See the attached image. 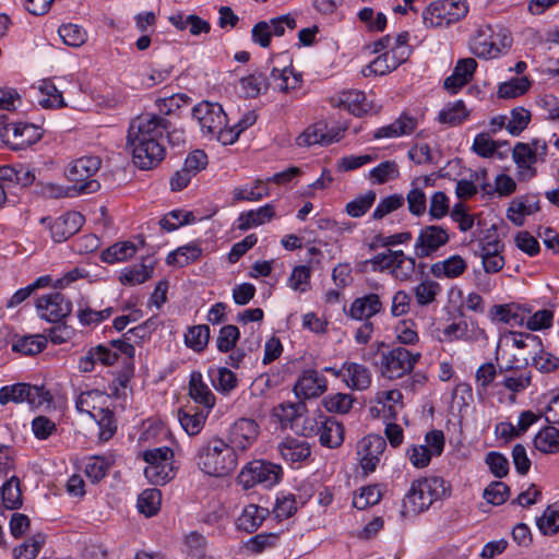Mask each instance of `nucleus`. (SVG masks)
<instances>
[{
    "label": "nucleus",
    "instance_id": "obj_1",
    "mask_svg": "<svg viewBox=\"0 0 559 559\" xmlns=\"http://www.w3.org/2000/svg\"><path fill=\"white\" fill-rule=\"evenodd\" d=\"M169 127L170 121L155 114L140 115L131 121L127 144L138 167L151 169L164 159L165 130Z\"/></svg>",
    "mask_w": 559,
    "mask_h": 559
},
{
    "label": "nucleus",
    "instance_id": "obj_2",
    "mask_svg": "<svg viewBox=\"0 0 559 559\" xmlns=\"http://www.w3.org/2000/svg\"><path fill=\"white\" fill-rule=\"evenodd\" d=\"M197 464L210 476L224 477L236 469L238 454L224 440L213 439L199 449Z\"/></svg>",
    "mask_w": 559,
    "mask_h": 559
},
{
    "label": "nucleus",
    "instance_id": "obj_3",
    "mask_svg": "<svg viewBox=\"0 0 559 559\" xmlns=\"http://www.w3.org/2000/svg\"><path fill=\"white\" fill-rule=\"evenodd\" d=\"M447 496L445 483L441 477L416 479L403 499V514H417L427 510L435 501Z\"/></svg>",
    "mask_w": 559,
    "mask_h": 559
},
{
    "label": "nucleus",
    "instance_id": "obj_4",
    "mask_svg": "<svg viewBox=\"0 0 559 559\" xmlns=\"http://www.w3.org/2000/svg\"><path fill=\"white\" fill-rule=\"evenodd\" d=\"M468 12L465 0H436L423 12L426 26H448L463 19Z\"/></svg>",
    "mask_w": 559,
    "mask_h": 559
},
{
    "label": "nucleus",
    "instance_id": "obj_5",
    "mask_svg": "<svg viewBox=\"0 0 559 559\" xmlns=\"http://www.w3.org/2000/svg\"><path fill=\"white\" fill-rule=\"evenodd\" d=\"M100 167V159L97 156H83L69 166L67 169V178L72 182L73 189L80 193H94L100 185L97 180L91 179Z\"/></svg>",
    "mask_w": 559,
    "mask_h": 559
},
{
    "label": "nucleus",
    "instance_id": "obj_6",
    "mask_svg": "<svg viewBox=\"0 0 559 559\" xmlns=\"http://www.w3.org/2000/svg\"><path fill=\"white\" fill-rule=\"evenodd\" d=\"M281 473V466L266 461L255 460L242 468L238 475V481L246 489L252 488L258 484L267 488L278 483Z\"/></svg>",
    "mask_w": 559,
    "mask_h": 559
},
{
    "label": "nucleus",
    "instance_id": "obj_7",
    "mask_svg": "<svg viewBox=\"0 0 559 559\" xmlns=\"http://www.w3.org/2000/svg\"><path fill=\"white\" fill-rule=\"evenodd\" d=\"M420 357V353L413 354L402 346L394 347L382 354L381 373L390 380L400 379L413 371Z\"/></svg>",
    "mask_w": 559,
    "mask_h": 559
},
{
    "label": "nucleus",
    "instance_id": "obj_8",
    "mask_svg": "<svg viewBox=\"0 0 559 559\" xmlns=\"http://www.w3.org/2000/svg\"><path fill=\"white\" fill-rule=\"evenodd\" d=\"M50 401L51 395L43 385L38 386L27 383H16L13 385H5L0 389L1 405H5L9 402H27L31 407H39Z\"/></svg>",
    "mask_w": 559,
    "mask_h": 559
},
{
    "label": "nucleus",
    "instance_id": "obj_9",
    "mask_svg": "<svg viewBox=\"0 0 559 559\" xmlns=\"http://www.w3.org/2000/svg\"><path fill=\"white\" fill-rule=\"evenodd\" d=\"M512 38L509 35H503L500 40V46L493 40V31L490 26H481L476 31V34L471 39V51L478 58L492 59L500 56V53L510 48Z\"/></svg>",
    "mask_w": 559,
    "mask_h": 559
},
{
    "label": "nucleus",
    "instance_id": "obj_10",
    "mask_svg": "<svg viewBox=\"0 0 559 559\" xmlns=\"http://www.w3.org/2000/svg\"><path fill=\"white\" fill-rule=\"evenodd\" d=\"M450 240L448 229L440 225L424 226L417 236L414 250L418 258H427L445 246Z\"/></svg>",
    "mask_w": 559,
    "mask_h": 559
},
{
    "label": "nucleus",
    "instance_id": "obj_11",
    "mask_svg": "<svg viewBox=\"0 0 559 559\" xmlns=\"http://www.w3.org/2000/svg\"><path fill=\"white\" fill-rule=\"evenodd\" d=\"M192 116L207 134L214 135L215 132L227 127V115L224 112L222 105L217 103H199L193 107Z\"/></svg>",
    "mask_w": 559,
    "mask_h": 559
},
{
    "label": "nucleus",
    "instance_id": "obj_12",
    "mask_svg": "<svg viewBox=\"0 0 559 559\" xmlns=\"http://www.w3.org/2000/svg\"><path fill=\"white\" fill-rule=\"evenodd\" d=\"M36 308L43 319L58 323L71 313L72 304L63 294L55 292L39 297Z\"/></svg>",
    "mask_w": 559,
    "mask_h": 559
},
{
    "label": "nucleus",
    "instance_id": "obj_13",
    "mask_svg": "<svg viewBox=\"0 0 559 559\" xmlns=\"http://www.w3.org/2000/svg\"><path fill=\"white\" fill-rule=\"evenodd\" d=\"M385 447V439L378 435H369L358 442L357 454L360 460V466L365 473L376 471Z\"/></svg>",
    "mask_w": 559,
    "mask_h": 559
},
{
    "label": "nucleus",
    "instance_id": "obj_14",
    "mask_svg": "<svg viewBox=\"0 0 559 559\" xmlns=\"http://www.w3.org/2000/svg\"><path fill=\"white\" fill-rule=\"evenodd\" d=\"M258 435L259 426L253 419L240 418L231 426L227 444L234 448V453L243 452L251 447Z\"/></svg>",
    "mask_w": 559,
    "mask_h": 559
},
{
    "label": "nucleus",
    "instance_id": "obj_15",
    "mask_svg": "<svg viewBox=\"0 0 559 559\" xmlns=\"http://www.w3.org/2000/svg\"><path fill=\"white\" fill-rule=\"evenodd\" d=\"M84 222V216L79 212H67L49 225L52 239L56 242L67 240L81 229Z\"/></svg>",
    "mask_w": 559,
    "mask_h": 559
},
{
    "label": "nucleus",
    "instance_id": "obj_16",
    "mask_svg": "<svg viewBox=\"0 0 559 559\" xmlns=\"http://www.w3.org/2000/svg\"><path fill=\"white\" fill-rule=\"evenodd\" d=\"M326 390V380L319 373L309 369L302 372L294 385V392L298 399H312L321 395Z\"/></svg>",
    "mask_w": 559,
    "mask_h": 559
},
{
    "label": "nucleus",
    "instance_id": "obj_17",
    "mask_svg": "<svg viewBox=\"0 0 559 559\" xmlns=\"http://www.w3.org/2000/svg\"><path fill=\"white\" fill-rule=\"evenodd\" d=\"M499 376L502 380L496 385H502L510 393H521L532 384V373L521 371L516 366H499Z\"/></svg>",
    "mask_w": 559,
    "mask_h": 559
},
{
    "label": "nucleus",
    "instance_id": "obj_18",
    "mask_svg": "<svg viewBox=\"0 0 559 559\" xmlns=\"http://www.w3.org/2000/svg\"><path fill=\"white\" fill-rule=\"evenodd\" d=\"M382 310V302L377 294H368L356 298L346 314L355 320H368Z\"/></svg>",
    "mask_w": 559,
    "mask_h": 559
},
{
    "label": "nucleus",
    "instance_id": "obj_19",
    "mask_svg": "<svg viewBox=\"0 0 559 559\" xmlns=\"http://www.w3.org/2000/svg\"><path fill=\"white\" fill-rule=\"evenodd\" d=\"M479 257L486 273H497L504 265V259L500 255L503 243L499 239L488 240L480 243Z\"/></svg>",
    "mask_w": 559,
    "mask_h": 559
},
{
    "label": "nucleus",
    "instance_id": "obj_20",
    "mask_svg": "<svg viewBox=\"0 0 559 559\" xmlns=\"http://www.w3.org/2000/svg\"><path fill=\"white\" fill-rule=\"evenodd\" d=\"M4 130L7 135L10 131L12 132L13 140H15V143L13 144L14 150L29 146L39 141L43 136L40 129L32 123H12L4 127Z\"/></svg>",
    "mask_w": 559,
    "mask_h": 559
},
{
    "label": "nucleus",
    "instance_id": "obj_21",
    "mask_svg": "<svg viewBox=\"0 0 559 559\" xmlns=\"http://www.w3.org/2000/svg\"><path fill=\"white\" fill-rule=\"evenodd\" d=\"M534 153L527 143L519 142L514 146L512 157L520 169V180H528L536 176V168L533 166L536 163Z\"/></svg>",
    "mask_w": 559,
    "mask_h": 559
},
{
    "label": "nucleus",
    "instance_id": "obj_22",
    "mask_svg": "<svg viewBox=\"0 0 559 559\" xmlns=\"http://www.w3.org/2000/svg\"><path fill=\"white\" fill-rule=\"evenodd\" d=\"M540 210L539 200L536 197H521L519 199H514L508 211L507 217L511 221L515 226H522L524 224V216L532 215Z\"/></svg>",
    "mask_w": 559,
    "mask_h": 559
},
{
    "label": "nucleus",
    "instance_id": "obj_23",
    "mask_svg": "<svg viewBox=\"0 0 559 559\" xmlns=\"http://www.w3.org/2000/svg\"><path fill=\"white\" fill-rule=\"evenodd\" d=\"M189 395L202 406L201 409L210 412L215 405V396L206 383L203 382L202 374L194 371L190 376Z\"/></svg>",
    "mask_w": 559,
    "mask_h": 559
},
{
    "label": "nucleus",
    "instance_id": "obj_24",
    "mask_svg": "<svg viewBox=\"0 0 559 559\" xmlns=\"http://www.w3.org/2000/svg\"><path fill=\"white\" fill-rule=\"evenodd\" d=\"M267 515V509L257 504H248L236 521L237 528L252 533L260 527Z\"/></svg>",
    "mask_w": 559,
    "mask_h": 559
},
{
    "label": "nucleus",
    "instance_id": "obj_25",
    "mask_svg": "<svg viewBox=\"0 0 559 559\" xmlns=\"http://www.w3.org/2000/svg\"><path fill=\"white\" fill-rule=\"evenodd\" d=\"M320 442L324 447L337 448L344 441V427L333 417H326L320 421Z\"/></svg>",
    "mask_w": 559,
    "mask_h": 559
},
{
    "label": "nucleus",
    "instance_id": "obj_26",
    "mask_svg": "<svg viewBox=\"0 0 559 559\" xmlns=\"http://www.w3.org/2000/svg\"><path fill=\"white\" fill-rule=\"evenodd\" d=\"M345 382L347 386L354 390H366L371 384V374L367 367L357 362H345Z\"/></svg>",
    "mask_w": 559,
    "mask_h": 559
},
{
    "label": "nucleus",
    "instance_id": "obj_27",
    "mask_svg": "<svg viewBox=\"0 0 559 559\" xmlns=\"http://www.w3.org/2000/svg\"><path fill=\"white\" fill-rule=\"evenodd\" d=\"M417 127V120L411 116L402 115L399 119L389 126L377 129L373 133L374 139L397 138L412 133Z\"/></svg>",
    "mask_w": 559,
    "mask_h": 559
},
{
    "label": "nucleus",
    "instance_id": "obj_28",
    "mask_svg": "<svg viewBox=\"0 0 559 559\" xmlns=\"http://www.w3.org/2000/svg\"><path fill=\"white\" fill-rule=\"evenodd\" d=\"M467 269L465 260L461 255H451L450 258L433 263L431 273L436 277L455 278L462 275Z\"/></svg>",
    "mask_w": 559,
    "mask_h": 559
},
{
    "label": "nucleus",
    "instance_id": "obj_29",
    "mask_svg": "<svg viewBox=\"0 0 559 559\" xmlns=\"http://www.w3.org/2000/svg\"><path fill=\"white\" fill-rule=\"evenodd\" d=\"M326 124L322 121L308 127L298 138L299 146H310L314 144L328 145L335 141V136L326 133Z\"/></svg>",
    "mask_w": 559,
    "mask_h": 559
},
{
    "label": "nucleus",
    "instance_id": "obj_30",
    "mask_svg": "<svg viewBox=\"0 0 559 559\" xmlns=\"http://www.w3.org/2000/svg\"><path fill=\"white\" fill-rule=\"evenodd\" d=\"M338 107L347 109L350 114L360 117L367 114L371 107L366 100V95L361 91H346L340 96Z\"/></svg>",
    "mask_w": 559,
    "mask_h": 559
},
{
    "label": "nucleus",
    "instance_id": "obj_31",
    "mask_svg": "<svg viewBox=\"0 0 559 559\" xmlns=\"http://www.w3.org/2000/svg\"><path fill=\"white\" fill-rule=\"evenodd\" d=\"M209 413L197 408L180 409L178 418L181 427L189 436H197L202 430Z\"/></svg>",
    "mask_w": 559,
    "mask_h": 559
},
{
    "label": "nucleus",
    "instance_id": "obj_32",
    "mask_svg": "<svg viewBox=\"0 0 559 559\" xmlns=\"http://www.w3.org/2000/svg\"><path fill=\"white\" fill-rule=\"evenodd\" d=\"M280 451L283 459L292 463L305 461L311 453L309 444L296 438H287L280 444Z\"/></svg>",
    "mask_w": 559,
    "mask_h": 559
},
{
    "label": "nucleus",
    "instance_id": "obj_33",
    "mask_svg": "<svg viewBox=\"0 0 559 559\" xmlns=\"http://www.w3.org/2000/svg\"><path fill=\"white\" fill-rule=\"evenodd\" d=\"M275 215L274 209L272 205L266 204L258 210H251L245 213H241L238 222V228L240 230H247L251 227H255L264 224L265 222L271 221Z\"/></svg>",
    "mask_w": 559,
    "mask_h": 559
},
{
    "label": "nucleus",
    "instance_id": "obj_34",
    "mask_svg": "<svg viewBox=\"0 0 559 559\" xmlns=\"http://www.w3.org/2000/svg\"><path fill=\"white\" fill-rule=\"evenodd\" d=\"M3 506L9 510L20 509L23 504L21 483L16 476H11L0 488Z\"/></svg>",
    "mask_w": 559,
    "mask_h": 559
},
{
    "label": "nucleus",
    "instance_id": "obj_35",
    "mask_svg": "<svg viewBox=\"0 0 559 559\" xmlns=\"http://www.w3.org/2000/svg\"><path fill=\"white\" fill-rule=\"evenodd\" d=\"M534 447L543 453L559 452V429L547 426L534 438Z\"/></svg>",
    "mask_w": 559,
    "mask_h": 559
},
{
    "label": "nucleus",
    "instance_id": "obj_36",
    "mask_svg": "<svg viewBox=\"0 0 559 559\" xmlns=\"http://www.w3.org/2000/svg\"><path fill=\"white\" fill-rule=\"evenodd\" d=\"M536 525L545 536H551L559 532V501L544 510L543 514L536 519Z\"/></svg>",
    "mask_w": 559,
    "mask_h": 559
},
{
    "label": "nucleus",
    "instance_id": "obj_37",
    "mask_svg": "<svg viewBox=\"0 0 559 559\" xmlns=\"http://www.w3.org/2000/svg\"><path fill=\"white\" fill-rule=\"evenodd\" d=\"M47 337L44 335H28L19 337L12 344V350L23 355L33 356L46 348Z\"/></svg>",
    "mask_w": 559,
    "mask_h": 559
},
{
    "label": "nucleus",
    "instance_id": "obj_38",
    "mask_svg": "<svg viewBox=\"0 0 559 559\" xmlns=\"http://www.w3.org/2000/svg\"><path fill=\"white\" fill-rule=\"evenodd\" d=\"M136 252V247L131 241L117 242L102 252V260L112 264L132 258Z\"/></svg>",
    "mask_w": 559,
    "mask_h": 559
},
{
    "label": "nucleus",
    "instance_id": "obj_39",
    "mask_svg": "<svg viewBox=\"0 0 559 559\" xmlns=\"http://www.w3.org/2000/svg\"><path fill=\"white\" fill-rule=\"evenodd\" d=\"M240 85L247 97L255 98L269 88L270 82L263 72L254 71L248 76L242 78Z\"/></svg>",
    "mask_w": 559,
    "mask_h": 559
},
{
    "label": "nucleus",
    "instance_id": "obj_40",
    "mask_svg": "<svg viewBox=\"0 0 559 559\" xmlns=\"http://www.w3.org/2000/svg\"><path fill=\"white\" fill-rule=\"evenodd\" d=\"M201 253L202 249L199 245L190 243L179 247L177 250L170 252L166 258V262L168 265L183 266L198 260Z\"/></svg>",
    "mask_w": 559,
    "mask_h": 559
},
{
    "label": "nucleus",
    "instance_id": "obj_41",
    "mask_svg": "<svg viewBox=\"0 0 559 559\" xmlns=\"http://www.w3.org/2000/svg\"><path fill=\"white\" fill-rule=\"evenodd\" d=\"M270 76L276 83L275 87L281 92L295 90L299 87L301 83V75L295 73L290 68H284L283 70L274 68Z\"/></svg>",
    "mask_w": 559,
    "mask_h": 559
},
{
    "label": "nucleus",
    "instance_id": "obj_42",
    "mask_svg": "<svg viewBox=\"0 0 559 559\" xmlns=\"http://www.w3.org/2000/svg\"><path fill=\"white\" fill-rule=\"evenodd\" d=\"M306 409V404L302 401L296 403L284 402L274 408V415L278 418L281 424H290L293 427L294 421L300 418Z\"/></svg>",
    "mask_w": 559,
    "mask_h": 559
},
{
    "label": "nucleus",
    "instance_id": "obj_43",
    "mask_svg": "<svg viewBox=\"0 0 559 559\" xmlns=\"http://www.w3.org/2000/svg\"><path fill=\"white\" fill-rule=\"evenodd\" d=\"M160 501L162 493L159 489H146L139 496L136 507L145 516H153L157 514Z\"/></svg>",
    "mask_w": 559,
    "mask_h": 559
},
{
    "label": "nucleus",
    "instance_id": "obj_44",
    "mask_svg": "<svg viewBox=\"0 0 559 559\" xmlns=\"http://www.w3.org/2000/svg\"><path fill=\"white\" fill-rule=\"evenodd\" d=\"M153 273V265L141 264L133 265L132 267L124 269L119 276V281L123 285H136L147 281Z\"/></svg>",
    "mask_w": 559,
    "mask_h": 559
},
{
    "label": "nucleus",
    "instance_id": "obj_45",
    "mask_svg": "<svg viewBox=\"0 0 559 559\" xmlns=\"http://www.w3.org/2000/svg\"><path fill=\"white\" fill-rule=\"evenodd\" d=\"M38 90L44 97L39 100V104L44 108H62L66 106L61 92L50 80H44L40 82Z\"/></svg>",
    "mask_w": 559,
    "mask_h": 559
},
{
    "label": "nucleus",
    "instance_id": "obj_46",
    "mask_svg": "<svg viewBox=\"0 0 559 559\" xmlns=\"http://www.w3.org/2000/svg\"><path fill=\"white\" fill-rule=\"evenodd\" d=\"M210 340V328L205 324L194 325L185 334V343L195 352H202Z\"/></svg>",
    "mask_w": 559,
    "mask_h": 559
},
{
    "label": "nucleus",
    "instance_id": "obj_47",
    "mask_svg": "<svg viewBox=\"0 0 559 559\" xmlns=\"http://www.w3.org/2000/svg\"><path fill=\"white\" fill-rule=\"evenodd\" d=\"M530 86L531 82L526 76L514 78L499 85L498 96L504 99L515 98L525 94Z\"/></svg>",
    "mask_w": 559,
    "mask_h": 559
},
{
    "label": "nucleus",
    "instance_id": "obj_48",
    "mask_svg": "<svg viewBox=\"0 0 559 559\" xmlns=\"http://www.w3.org/2000/svg\"><path fill=\"white\" fill-rule=\"evenodd\" d=\"M99 427V439L108 441L117 431V425L114 418V413L108 408H98L97 414L93 415Z\"/></svg>",
    "mask_w": 559,
    "mask_h": 559
},
{
    "label": "nucleus",
    "instance_id": "obj_49",
    "mask_svg": "<svg viewBox=\"0 0 559 559\" xmlns=\"http://www.w3.org/2000/svg\"><path fill=\"white\" fill-rule=\"evenodd\" d=\"M46 542L44 534H35L14 549L16 559H35Z\"/></svg>",
    "mask_w": 559,
    "mask_h": 559
},
{
    "label": "nucleus",
    "instance_id": "obj_50",
    "mask_svg": "<svg viewBox=\"0 0 559 559\" xmlns=\"http://www.w3.org/2000/svg\"><path fill=\"white\" fill-rule=\"evenodd\" d=\"M397 257L394 266L391 270L392 275L399 281H408L413 276L416 267L415 258H411L404 254L401 250L400 253L394 254Z\"/></svg>",
    "mask_w": 559,
    "mask_h": 559
},
{
    "label": "nucleus",
    "instance_id": "obj_51",
    "mask_svg": "<svg viewBox=\"0 0 559 559\" xmlns=\"http://www.w3.org/2000/svg\"><path fill=\"white\" fill-rule=\"evenodd\" d=\"M396 68L397 61L393 60L392 55L386 51L370 62L367 68L362 70V73L365 76H368L371 73L376 75H384L392 72Z\"/></svg>",
    "mask_w": 559,
    "mask_h": 559
},
{
    "label": "nucleus",
    "instance_id": "obj_52",
    "mask_svg": "<svg viewBox=\"0 0 559 559\" xmlns=\"http://www.w3.org/2000/svg\"><path fill=\"white\" fill-rule=\"evenodd\" d=\"M399 175V166L394 160L382 162L369 173L370 179L378 185L393 180L397 178Z\"/></svg>",
    "mask_w": 559,
    "mask_h": 559
},
{
    "label": "nucleus",
    "instance_id": "obj_53",
    "mask_svg": "<svg viewBox=\"0 0 559 559\" xmlns=\"http://www.w3.org/2000/svg\"><path fill=\"white\" fill-rule=\"evenodd\" d=\"M58 34L63 43L71 47L82 46L87 38L86 32L76 24L61 25L58 29Z\"/></svg>",
    "mask_w": 559,
    "mask_h": 559
},
{
    "label": "nucleus",
    "instance_id": "obj_54",
    "mask_svg": "<svg viewBox=\"0 0 559 559\" xmlns=\"http://www.w3.org/2000/svg\"><path fill=\"white\" fill-rule=\"evenodd\" d=\"M377 194L373 190L367 191L346 204V213L352 217H361L374 203Z\"/></svg>",
    "mask_w": 559,
    "mask_h": 559
},
{
    "label": "nucleus",
    "instance_id": "obj_55",
    "mask_svg": "<svg viewBox=\"0 0 559 559\" xmlns=\"http://www.w3.org/2000/svg\"><path fill=\"white\" fill-rule=\"evenodd\" d=\"M530 121L531 112L523 107H516L511 110V118L506 129L511 135H520L526 129Z\"/></svg>",
    "mask_w": 559,
    "mask_h": 559
},
{
    "label": "nucleus",
    "instance_id": "obj_56",
    "mask_svg": "<svg viewBox=\"0 0 559 559\" xmlns=\"http://www.w3.org/2000/svg\"><path fill=\"white\" fill-rule=\"evenodd\" d=\"M467 116L468 111L466 110L464 103L459 100L439 112V121L441 123L456 126L465 120Z\"/></svg>",
    "mask_w": 559,
    "mask_h": 559
},
{
    "label": "nucleus",
    "instance_id": "obj_57",
    "mask_svg": "<svg viewBox=\"0 0 559 559\" xmlns=\"http://www.w3.org/2000/svg\"><path fill=\"white\" fill-rule=\"evenodd\" d=\"M144 475L154 485H164L174 477L173 463L164 465L146 466Z\"/></svg>",
    "mask_w": 559,
    "mask_h": 559
},
{
    "label": "nucleus",
    "instance_id": "obj_58",
    "mask_svg": "<svg viewBox=\"0 0 559 559\" xmlns=\"http://www.w3.org/2000/svg\"><path fill=\"white\" fill-rule=\"evenodd\" d=\"M353 401L349 394L336 393L324 397L322 404L330 413L346 414L352 408Z\"/></svg>",
    "mask_w": 559,
    "mask_h": 559
},
{
    "label": "nucleus",
    "instance_id": "obj_59",
    "mask_svg": "<svg viewBox=\"0 0 559 559\" xmlns=\"http://www.w3.org/2000/svg\"><path fill=\"white\" fill-rule=\"evenodd\" d=\"M381 499V491L378 486H366L360 489V493L353 499V506L358 510H365L370 506L377 504Z\"/></svg>",
    "mask_w": 559,
    "mask_h": 559
},
{
    "label": "nucleus",
    "instance_id": "obj_60",
    "mask_svg": "<svg viewBox=\"0 0 559 559\" xmlns=\"http://www.w3.org/2000/svg\"><path fill=\"white\" fill-rule=\"evenodd\" d=\"M510 493V488L502 481H492L484 490V498L493 506H500L506 502Z\"/></svg>",
    "mask_w": 559,
    "mask_h": 559
},
{
    "label": "nucleus",
    "instance_id": "obj_61",
    "mask_svg": "<svg viewBox=\"0 0 559 559\" xmlns=\"http://www.w3.org/2000/svg\"><path fill=\"white\" fill-rule=\"evenodd\" d=\"M405 198L402 194H391L384 199H382L372 213L373 219H382L388 214L396 211L402 207L404 204Z\"/></svg>",
    "mask_w": 559,
    "mask_h": 559
},
{
    "label": "nucleus",
    "instance_id": "obj_62",
    "mask_svg": "<svg viewBox=\"0 0 559 559\" xmlns=\"http://www.w3.org/2000/svg\"><path fill=\"white\" fill-rule=\"evenodd\" d=\"M240 337L239 329L236 325L228 324L221 329L217 337V348L222 353L230 352Z\"/></svg>",
    "mask_w": 559,
    "mask_h": 559
},
{
    "label": "nucleus",
    "instance_id": "obj_63",
    "mask_svg": "<svg viewBox=\"0 0 559 559\" xmlns=\"http://www.w3.org/2000/svg\"><path fill=\"white\" fill-rule=\"evenodd\" d=\"M414 292L417 302L420 306H427L435 301L440 292V285L433 281H425L417 285Z\"/></svg>",
    "mask_w": 559,
    "mask_h": 559
},
{
    "label": "nucleus",
    "instance_id": "obj_64",
    "mask_svg": "<svg viewBox=\"0 0 559 559\" xmlns=\"http://www.w3.org/2000/svg\"><path fill=\"white\" fill-rule=\"evenodd\" d=\"M532 356L533 365L542 372H550L559 368V357L554 356L542 348H537Z\"/></svg>",
    "mask_w": 559,
    "mask_h": 559
}]
</instances>
